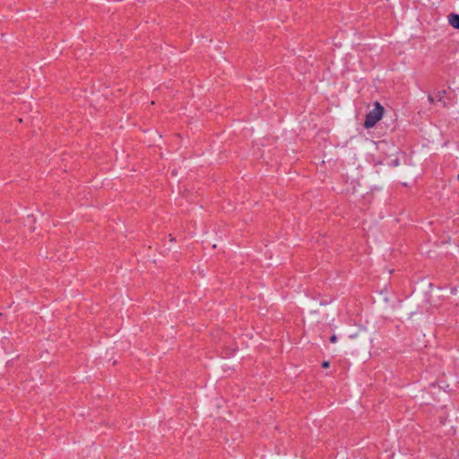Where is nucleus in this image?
Returning <instances> with one entry per match:
<instances>
[{
    "label": "nucleus",
    "mask_w": 459,
    "mask_h": 459,
    "mask_svg": "<svg viewBox=\"0 0 459 459\" xmlns=\"http://www.w3.org/2000/svg\"><path fill=\"white\" fill-rule=\"evenodd\" d=\"M448 22L449 24L455 28L459 29V14L456 13H451L448 15Z\"/></svg>",
    "instance_id": "f03ea898"
},
{
    "label": "nucleus",
    "mask_w": 459,
    "mask_h": 459,
    "mask_svg": "<svg viewBox=\"0 0 459 459\" xmlns=\"http://www.w3.org/2000/svg\"><path fill=\"white\" fill-rule=\"evenodd\" d=\"M384 114V108L381 106L379 102H376L374 105V108L368 112L366 116L365 120V127L371 128L373 127L382 117Z\"/></svg>",
    "instance_id": "f257e3e1"
},
{
    "label": "nucleus",
    "mask_w": 459,
    "mask_h": 459,
    "mask_svg": "<svg viewBox=\"0 0 459 459\" xmlns=\"http://www.w3.org/2000/svg\"><path fill=\"white\" fill-rule=\"evenodd\" d=\"M331 342H336V337H335V336H332V337H331Z\"/></svg>",
    "instance_id": "20e7f679"
},
{
    "label": "nucleus",
    "mask_w": 459,
    "mask_h": 459,
    "mask_svg": "<svg viewBox=\"0 0 459 459\" xmlns=\"http://www.w3.org/2000/svg\"><path fill=\"white\" fill-rule=\"evenodd\" d=\"M323 367L324 368H328L329 367V362H324L323 363Z\"/></svg>",
    "instance_id": "7ed1b4c3"
}]
</instances>
